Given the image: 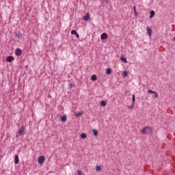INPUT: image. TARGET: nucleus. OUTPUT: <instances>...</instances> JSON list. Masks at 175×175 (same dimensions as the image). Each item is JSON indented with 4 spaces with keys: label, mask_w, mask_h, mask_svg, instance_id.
Wrapping results in <instances>:
<instances>
[{
    "label": "nucleus",
    "mask_w": 175,
    "mask_h": 175,
    "mask_svg": "<svg viewBox=\"0 0 175 175\" xmlns=\"http://www.w3.org/2000/svg\"><path fill=\"white\" fill-rule=\"evenodd\" d=\"M152 133V129L150 126H146L141 130V133L144 135L150 134Z\"/></svg>",
    "instance_id": "1"
},
{
    "label": "nucleus",
    "mask_w": 175,
    "mask_h": 175,
    "mask_svg": "<svg viewBox=\"0 0 175 175\" xmlns=\"http://www.w3.org/2000/svg\"><path fill=\"white\" fill-rule=\"evenodd\" d=\"M147 33L149 36L152 35V30H151L149 27H147Z\"/></svg>",
    "instance_id": "9"
},
{
    "label": "nucleus",
    "mask_w": 175,
    "mask_h": 175,
    "mask_svg": "<svg viewBox=\"0 0 175 175\" xmlns=\"http://www.w3.org/2000/svg\"><path fill=\"white\" fill-rule=\"evenodd\" d=\"M105 2H109V0H104Z\"/></svg>",
    "instance_id": "30"
},
{
    "label": "nucleus",
    "mask_w": 175,
    "mask_h": 175,
    "mask_svg": "<svg viewBox=\"0 0 175 175\" xmlns=\"http://www.w3.org/2000/svg\"><path fill=\"white\" fill-rule=\"evenodd\" d=\"M71 34L72 35H77V31H76V30H72L71 31Z\"/></svg>",
    "instance_id": "20"
},
{
    "label": "nucleus",
    "mask_w": 175,
    "mask_h": 175,
    "mask_svg": "<svg viewBox=\"0 0 175 175\" xmlns=\"http://www.w3.org/2000/svg\"><path fill=\"white\" fill-rule=\"evenodd\" d=\"M18 162H19L18 156V154H16V155L15 156V158H14V163H15L16 165H18Z\"/></svg>",
    "instance_id": "10"
},
{
    "label": "nucleus",
    "mask_w": 175,
    "mask_h": 175,
    "mask_svg": "<svg viewBox=\"0 0 175 175\" xmlns=\"http://www.w3.org/2000/svg\"><path fill=\"white\" fill-rule=\"evenodd\" d=\"M61 121H62L63 122H65V121H66V116H62Z\"/></svg>",
    "instance_id": "17"
},
{
    "label": "nucleus",
    "mask_w": 175,
    "mask_h": 175,
    "mask_svg": "<svg viewBox=\"0 0 175 175\" xmlns=\"http://www.w3.org/2000/svg\"><path fill=\"white\" fill-rule=\"evenodd\" d=\"M107 75H111V68H107L106 70Z\"/></svg>",
    "instance_id": "16"
},
{
    "label": "nucleus",
    "mask_w": 175,
    "mask_h": 175,
    "mask_svg": "<svg viewBox=\"0 0 175 175\" xmlns=\"http://www.w3.org/2000/svg\"><path fill=\"white\" fill-rule=\"evenodd\" d=\"M83 21H88L90 20V14L87 13L83 17Z\"/></svg>",
    "instance_id": "6"
},
{
    "label": "nucleus",
    "mask_w": 175,
    "mask_h": 175,
    "mask_svg": "<svg viewBox=\"0 0 175 175\" xmlns=\"http://www.w3.org/2000/svg\"><path fill=\"white\" fill-rule=\"evenodd\" d=\"M77 173H78V175H81L82 174L81 171H78Z\"/></svg>",
    "instance_id": "25"
},
{
    "label": "nucleus",
    "mask_w": 175,
    "mask_h": 175,
    "mask_svg": "<svg viewBox=\"0 0 175 175\" xmlns=\"http://www.w3.org/2000/svg\"><path fill=\"white\" fill-rule=\"evenodd\" d=\"M75 87V85L73 83L70 84V88H73Z\"/></svg>",
    "instance_id": "24"
},
{
    "label": "nucleus",
    "mask_w": 175,
    "mask_h": 175,
    "mask_svg": "<svg viewBox=\"0 0 175 175\" xmlns=\"http://www.w3.org/2000/svg\"><path fill=\"white\" fill-rule=\"evenodd\" d=\"M120 60L122 61V62H124V64H128V61L126 60V58L124 57V56H122L120 57Z\"/></svg>",
    "instance_id": "12"
},
{
    "label": "nucleus",
    "mask_w": 175,
    "mask_h": 175,
    "mask_svg": "<svg viewBox=\"0 0 175 175\" xmlns=\"http://www.w3.org/2000/svg\"><path fill=\"white\" fill-rule=\"evenodd\" d=\"M133 10H134V12H137L136 11V6H133Z\"/></svg>",
    "instance_id": "26"
},
{
    "label": "nucleus",
    "mask_w": 175,
    "mask_h": 175,
    "mask_svg": "<svg viewBox=\"0 0 175 175\" xmlns=\"http://www.w3.org/2000/svg\"><path fill=\"white\" fill-rule=\"evenodd\" d=\"M44 160L45 158L44 156H40L38 157V163H40V165H43V163H44Z\"/></svg>",
    "instance_id": "2"
},
{
    "label": "nucleus",
    "mask_w": 175,
    "mask_h": 175,
    "mask_svg": "<svg viewBox=\"0 0 175 175\" xmlns=\"http://www.w3.org/2000/svg\"><path fill=\"white\" fill-rule=\"evenodd\" d=\"M134 13H135V14L136 17H137V11H135V12H134Z\"/></svg>",
    "instance_id": "28"
},
{
    "label": "nucleus",
    "mask_w": 175,
    "mask_h": 175,
    "mask_svg": "<svg viewBox=\"0 0 175 175\" xmlns=\"http://www.w3.org/2000/svg\"><path fill=\"white\" fill-rule=\"evenodd\" d=\"M133 104H132L131 107H129V109H133Z\"/></svg>",
    "instance_id": "27"
},
{
    "label": "nucleus",
    "mask_w": 175,
    "mask_h": 175,
    "mask_svg": "<svg viewBox=\"0 0 175 175\" xmlns=\"http://www.w3.org/2000/svg\"><path fill=\"white\" fill-rule=\"evenodd\" d=\"M83 114H84V113L83 112H79L75 114V116L77 117H80V116H83Z\"/></svg>",
    "instance_id": "19"
},
{
    "label": "nucleus",
    "mask_w": 175,
    "mask_h": 175,
    "mask_svg": "<svg viewBox=\"0 0 175 175\" xmlns=\"http://www.w3.org/2000/svg\"><path fill=\"white\" fill-rule=\"evenodd\" d=\"M100 106H102L103 107H105V106H106V102L105 100H102L100 102Z\"/></svg>",
    "instance_id": "18"
},
{
    "label": "nucleus",
    "mask_w": 175,
    "mask_h": 175,
    "mask_svg": "<svg viewBox=\"0 0 175 175\" xmlns=\"http://www.w3.org/2000/svg\"><path fill=\"white\" fill-rule=\"evenodd\" d=\"M15 54L16 55L18 56V55H21L22 54V51L20 49H16L15 50Z\"/></svg>",
    "instance_id": "8"
},
{
    "label": "nucleus",
    "mask_w": 175,
    "mask_h": 175,
    "mask_svg": "<svg viewBox=\"0 0 175 175\" xmlns=\"http://www.w3.org/2000/svg\"><path fill=\"white\" fill-rule=\"evenodd\" d=\"M7 62H12V61H14V57L13 56H8L6 58Z\"/></svg>",
    "instance_id": "7"
},
{
    "label": "nucleus",
    "mask_w": 175,
    "mask_h": 175,
    "mask_svg": "<svg viewBox=\"0 0 175 175\" xmlns=\"http://www.w3.org/2000/svg\"><path fill=\"white\" fill-rule=\"evenodd\" d=\"M148 94H154V98H158V93L155 91H152L151 90H148Z\"/></svg>",
    "instance_id": "4"
},
{
    "label": "nucleus",
    "mask_w": 175,
    "mask_h": 175,
    "mask_svg": "<svg viewBox=\"0 0 175 175\" xmlns=\"http://www.w3.org/2000/svg\"><path fill=\"white\" fill-rule=\"evenodd\" d=\"M132 100H133V106H134L135 105V94L133 95Z\"/></svg>",
    "instance_id": "23"
},
{
    "label": "nucleus",
    "mask_w": 175,
    "mask_h": 175,
    "mask_svg": "<svg viewBox=\"0 0 175 175\" xmlns=\"http://www.w3.org/2000/svg\"><path fill=\"white\" fill-rule=\"evenodd\" d=\"M174 40L175 41V37L174 38Z\"/></svg>",
    "instance_id": "31"
},
{
    "label": "nucleus",
    "mask_w": 175,
    "mask_h": 175,
    "mask_svg": "<svg viewBox=\"0 0 175 175\" xmlns=\"http://www.w3.org/2000/svg\"><path fill=\"white\" fill-rule=\"evenodd\" d=\"M107 36H108L107 33H102L100 36L101 40H105V39H107Z\"/></svg>",
    "instance_id": "5"
},
{
    "label": "nucleus",
    "mask_w": 175,
    "mask_h": 175,
    "mask_svg": "<svg viewBox=\"0 0 175 175\" xmlns=\"http://www.w3.org/2000/svg\"><path fill=\"white\" fill-rule=\"evenodd\" d=\"M96 172H100V167L99 165L96 166Z\"/></svg>",
    "instance_id": "22"
},
{
    "label": "nucleus",
    "mask_w": 175,
    "mask_h": 175,
    "mask_svg": "<svg viewBox=\"0 0 175 175\" xmlns=\"http://www.w3.org/2000/svg\"><path fill=\"white\" fill-rule=\"evenodd\" d=\"M25 131V127H24V126H23L22 127H21L18 129V133H19V135H24Z\"/></svg>",
    "instance_id": "3"
},
{
    "label": "nucleus",
    "mask_w": 175,
    "mask_h": 175,
    "mask_svg": "<svg viewBox=\"0 0 175 175\" xmlns=\"http://www.w3.org/2000/svg\"><path fill=\"white\" fill-rule=\"evenodd\" d=\"M81 139H87V134H85V133H82V134H81Z\"/></svg>",
    "instance_id": "15"
},
{
    "label": "nucleus",
    "mask_w": 175,
    "mask_h": 175,
    "mask_svg": "<svg viewBox=\"0 0 175 175\" xmlns=\"http://www.w3.org/2000/svg\"><path fill=\"white\" fill-rule=\"evenodd\" d=\"M123 76H124V77H126L128 76V72L127 71H124L123 72Z\"/></svg>",
    "instance_id": "21"
},
{
    "label": "nucleus",
    "mask_w": 175,
    "mask_h": 175,
    "mask_svg": "<svg viewBox=\"0 0 175 175\" xmlns=\"http://www.w3.org/2000/svg\"><path fill=\"white\" fill-rule=\"evenodd\" d=\"M155 16V12L154 10H152L150 12V16H149V18H152Z\"/></svg>",
    "instance_id": "11"
},
{
    "label": "nucleus",
    "mask_w": 175,
    "mask_h": 175,
    "mask_svg": "<svg viewBox=\"0 0 175 175\" xmlns=\"http://www.w3.org/2000/svg\"><path fill=\"white\" fill-rule=\"evenodd\" d=\"M94 136H98V131L96 129L92 130Z\"/></svg>",
    "instance_id": "14"
},
{
    "label": "nucleus",
    "mask_w": 175,
    "mask_h": 175,
    "mask_svg": "<svg viewBox=\"0 0 175 175\" xmlns=\"http://www.w3.org/2000/svg\"><path fill=\"white\" fill-rule=\"evenodd\" d=\"M96 79L97 77L95 75H92L91 80H92V81H96Z\"/></svg>",
    "instance_id": "13"
},
{
    "label": "nucleus",
    "mask_w": 175,
    "mask_h": 175,
    "mask_svg": "<svg viewBox=\"0 0 175 175\" xmlns=\"http://www.w3.org/2000/svg\"><path fill=\"white\" fill-rule=\"evenodd\" d=\"M77 38H79V33H77V34H75Z\"/></svg>",
    "instance_id": "29"
}]
</instances>
